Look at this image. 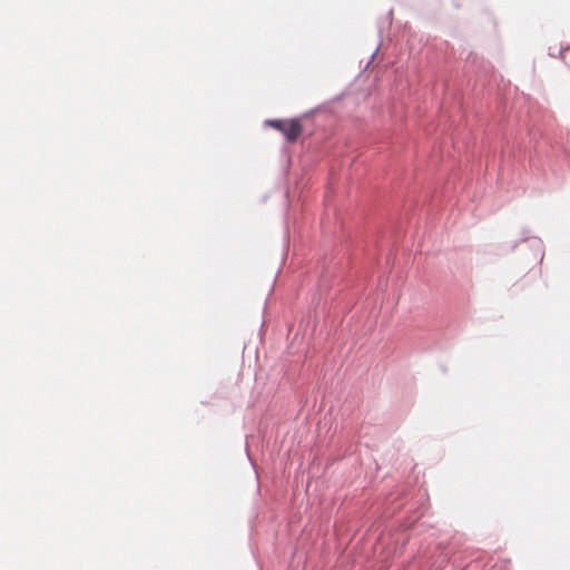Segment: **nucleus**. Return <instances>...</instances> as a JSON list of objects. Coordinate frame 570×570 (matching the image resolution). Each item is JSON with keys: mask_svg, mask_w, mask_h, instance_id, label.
I'll return each mask as SVG.
<instances>
[{"mask_svg": "<svg viewBox=\"0 0 570 570\" xmlns=\"http://www.w3.org/2000/svg\"><path fill=\"white\" fill-rule=\"evenodd\" d=\"M267 124L284 134L287 141L294 142L303 132V127L297 119L268 120Z\"/></svg>", "mask_w": 570, "mask_h": 570, "instance_id": "1", "label": "nucleus"}]
</instances>
